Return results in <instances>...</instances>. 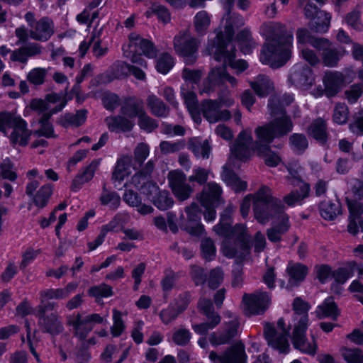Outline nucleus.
<instances>
[{"mask_svg": "<svg viewBox=\"0 0 363 363\" xmlns=\"http://www.w3.org/2000/svg\"><path fill=\"white\" fill-rule=\"evenodd\" d=\"M38 325L43 333H49L52 336L62 333L64 326L57 312L51 313L48 315L38 316Z\"/></svg>", "mask_w": 363, "mask_h": 363, "instance_id": "6ab92c4d", "label": "nucleus"}, {"mask_svg": "<svg viewBox=\"0 0 363 363\" xmlns=\"http://www.w3.org/2000/svg\"><path fill=\"white\" fill-rule=\"evenodd\" d=\"M235 51L233 43L226 42L220 33L216 35L210 54L217 62H223L226 66L235 69V73L238 75L247 68V63L244 60L235 61Z\"/></svg>", "mask_w": 363, "mask_h": 363, "instance_id": "39448f33", "label": "nucleus"}, {"mask_svg": "<svg viewBox=\"0 0 363 363\" xmlns=\"http://www.w3.org/2000/svg\"><path fill=\"white\" fill-rule=\"evenodd\" d=\"M146 104L150 113L156 117L166 118L169 114V108L156 95H149L147 97Z\"/></svg>", "mask_w": 363, "mask_h": 363, "instance_id": "72a5a7b5", "label": "nucleus"}, {"mask_svg": "<svg viewBox=\"0 0 363 363\" xmlns=\"http://www.w3.org/2000/svg\"><path fill=\"white\" fill-rule=\"evenodd\" d=\"M145 111L143 100L135 96L125 98L121 113L129 118H138Z\"/></svg>", "mask_w": 363, "mask_h": 363, "instance_id": "cd10ccee", "label": "nucleus"}, {"mask_svg": "<svg viewBox=\"0 0 363 363\" xmlns=\"http://www.w3.org/2000/svg\"><path fill=\"white\" fill-rule=\"evenodd\" d=\"M236 38L241 52L245 55L250 54L255 47V42L253 40L251 33L248 29L240 30L238 33Z\"/></svg>", "mask_w": 363, "mask_h": 363, "instance_id": "a18cd8bd", "label": "nucleus"}, {"mask_svg": "<svg viewBox=\"0 0 363 363\" xmlns=\"http://www.w3.org/2000/svg\"><path fill=\"white\" fill-rule=\"evenodd\" d=\"M287 272L290 277L289 282L296 284L305 279L308 273V268L302 264L296 263L289 266L287 267Z\"/></svg>", "mask_w": 363, "mask_h": 363, "instance_id": "3c124183", "label": "nucleus"}, {"mask_svg": "<svg viewBox=\"0 0 363 363\" xmlns=\"http://www.w3.org/2000/svg\"><path fill=\"white\" fill-rule=\"evenodd\" d=\"M31 130L27 128L26 121L21 118L13 126L10 140L13 144H19L21 146H26L31 135Z\"/></svg>", "mask_w": 363, "mask_h": 363, "instance_id": "c756f323", "label": "nucleus"}, {"mask_svg": "<svg viewBox=\"0 0 363 363\" xmlns=\"http://www.w3.org/2000/svg\"><path fill=\"white\" fill-rule=\"evenodd\" d=\"M211 23V18L206 11L196 13L194 19L195 30L199 35H204Z\"/></svg>", "mask_w": 363, "mask_h": 363, "instance_id": "8fccbe9b", "label": "nucleus"}, {"mask_svg": "<svg viewBox=\"0 0 363 363\" xmlns=\"http://www.w3.org/2000/svg\"><path fill=\"white\" fill-rule=\"evenodd\" d=\"M67 323L73 328L74 335L81 340H84L93 330L85 317H82L79 313L77 315H69L67 318Z\"/></svg>", "mask_w": 363, "mask_h": 363, "instance_id": "b1692460", "label": "nucleus"}, {"mask_svg": "<svg viewBox=\"0 0 363 363\" xmlns=\"http://www.w3.org/2000/svg\"><path fill=\"white\" fill-rule=\"evenodd\" d=\"M308 325H294L292 333L291 340L294 347L303 353L314 355L316 352V344L313 340V343L308 341L306 332Z\"/></svg>", "mask_w": 363, "mask_h": 363, "instance_id": "f3484780", "label": "nucleus"}, {"mask_svg": "<svg viewBox=\"0 0 363 363\" xmlns=\"http://www.w3.org/2000/svg\"><path fill=\"white\" fill-rule=\"evenodd\" d=\"M181 229L185 230L192 236L199 237L205 233L203 225L201 221L199 222H189L184 221L180 224Z\"/></svg>", "mask_w": 363, "mask_h": 363, "instance_id": "052dcab7", "label": "nucleus"}, {"mask_svg": "<svg viewBox=\"0 0 363 363\" xmlns=\"http://www.w3.org/2000/svg\"><path fill=\"white\" fill-rule=\"evenodd\" d=\"M320 216L328 220H333L338 215L341 214V203L338 199H326L319 204Z\"/></svg>", "mask_w": 363, "mask_h": 363, "instance_id": "7c9ffc66", "label": "nucleus"}, {"mask_svg": "<svg viewBox=\"0 0 363 363\" xmlns=\"http://www.w3.org/2000/svg\"><path fill=\"white\" fill-rule=\"evenodd\" d=\"M316 314L320 319L330 317L335 320L340 315V311L334 301V298L330 296L327 298L321 305L318 306Z\"/></svg>", "mask_w": 363, "mask_h": 363, "instance_id": "58836bf2", "label": "nucleus"}, {"mask_svg": "<svg viewBox=\"0 0 363 363\" xmlns=\"http://www.w3.org/2000/svg\"><path fill=\"white\" fill-rule=\"evenodd\" d=\"M89 296L95 297L96 299L102 297H108L113 295L112 288L106 284H101L99 286L91 287L88 290Z\"/></svg>", "mask_w": 363, "mask_h": 363, "instance_id": "69168bd1", "label": "nucleus"}, {"mask_svg": "<svg viewBox=\"0 0 363 363\" xmlns=\"http://www.w3.org/2000/svg\"><path fill=\"white\" fill-rule=\"evenodd\" d=\"M99 201L102 205H108L111 208H117L121 203V197L116 191H110L104 184Z\"/></svg>", "mask_w": 363, "mask_h": 363, "instance_id": "09e8293b", "label": "nucleus"}, {"mask_svg": "<svg viewBox=\"0 0 363 363\" xmlns=\"http://www.w3.org/2000/svg\"><path fill=\"white\" fill-rule=\"evenodd\" d=\"M86 109L78 110L75 114L67 113L61 116L58 118L57 122L64 128H68L69 126L79 127L86 121Z\"/></svg>", "mask_w": 363, "mask_h": 363, "instance_id": "c9c22d12", "label": "nucleus"}, {"mask_svg": "<svg viewBox=\"0 0 363 363\" xmlns=\"http://www.w3.org/2000/svg\"><path fill=\"white\" fill-rule=\"evenodd\" d=\"M48 69L45 68H34L27 75L28 82L34 85H41L45 82Z\"/></svg>", "mask_w": 363, "mask_h": 363, "instance_id": "0e129e2a", "label": "nucleus"}, {"mask_svg": "<svg viewBox=\"0 0 363 363\" xmlns=\"http://www.w3.org/2000/svg\"><path fill=\"white\" fill-rule=\"evenodd\" d=\"M250 86L260 97L267 96L273 90L272 82L265 75H259L255 81L250 82Z\"/></svg>", "mask_w": 363, "mask_h": 363, "instance_id": "79ce46f5", "label": "nucleus"}, {"mask_svg": "<svg viewBox=\"0 0 363 363\" xmlns=\"http://www.w3.org/2000/svg\"><path fill=\"white\" fill-rule=\"evenodd\" d=\"M209 174V169L198 167L193 169V174L189 177L188 181L189 182H196L201 186L205 185L208 181Z\"/></svg>", "mask_w": 363, "mask_h": 363, "instance_id": "680f3d73", "label": "nucleus"}, {"mask_svg": "<svg viewBox=\"0 0 363 363\" xmlns=\"http://www.w3.org/2000/svg\"><path fill=\"white\" fill-rule=\"evenodd\" d=\"M130 162L131 158L128 156L119 159L112 174V179L118 182L123 181L127 175Z\"/></svg>", "mask_w": 363, "mask_h": 363, "instance_id": "603ef678", "label": "nucleus"}, {"mask_svg": "<svg viewBox=\"0 0 363 363\" xmlns=\"http://www.w3.org/2000/svg\"><path fill=\"white\" fill-rule=\"evenodd\" d=\"M105 121L109 130L112 132L118 130L122 132H128L133 129L135 125L133 121L125 117V116L107 117L105 119Z\"/></svg>", "mask_w": 363, "mask_h": 363, "instance_id": "4c0bfd02", "label": "nucleus"}, {"mask_svg": "<svg viewBox=\"0 0 363 363\" xmlns=\"http://www.w3.org/2000/svg\"><path fill=\"white\" fill-rule=\"evenodd\" d=\"M223 180L235 192L245 191L247 184L245 181L240 180L238 175L230 169L224 167L221 174Z\"/></svg>", "mask_w": 363, "mask_h": 363, "instance_id": "ea45409f", "label": "nucleus"}, {"mask_svg": "<svg viewBox=\"0 0 363 363\" xmlns=\"http://www.w3.org/2000/svg\"><path fill=\"white\" fill-rule=\"evenodd\" d=\"M314 48L322 52L323 64L330 67H336L340 59L342 57L341 52L332 45V43L326 38L315 41Z\"/></svg>", "mask_w": 363, "mask_h": 363, "instance_id": "a211bd4d", "label": "nucleus"}, {"mask_svg": "<svg viewBox=\"0 0 363 363\" xmlns=\"http://www.w3.org/2000/svg\"><path fill=\"white\" fill-rule=\"evenodd\" d=\"M300 191H292L284 197V202L289 206H294L297 203L308 196L310 191V185L308 183H303L299 186Z\"/></svg>", "mask_w": 363, "mask_h": 363, "instance_id": "37998d69", "label": "nucleus"}, {"mask_svg": "<svg viewBox=\"0 0 363 363\" xmlns=\"http://www.w3.org/2000/svg\"><path fill=\"white\" fill-rule=\"evenodd\" d=\"M66 106V101H64L60 106H56L52 108L50 111L43 113L38 120L40 124L41 129L38 131L40 134L46 138L53 137V126L50 123V119L52 115L60 112Z\"/></svg>", "mask_w": 363, "mask_h": 363, "instance_id": "2f4dec72", "label": "nucleus"}, {"mask_svg": "<svg viewBox=\"0 0 363 363\" xmlns=\"http://www.w3.org/2000/svg\"><path fill=\"white\" fill-rule=\"evenodd\" d=\"M331 15L325 11H320L308 23L311 30L317 33H326L330 27Z\"/></svg>", "mask_w": 363, "mask_h": 363, "instance_id": "473e14b6", "label": "nucleus"}, {"mask_svg": "<svg viewBox=\"0 0 363 363\" xmlns=\"http://www.w3.org/2000/svg\"><path fill=\"white\" fill-rule=\"evenodd\" d=\"M42 52V47L35 43H26L12 52L11 60L14 62L26 63L29 57L38 55Z\"/></svg>", "mask_w": 363, "mask_h": 363, "instance_id": "a878e982", "label": "nucleus"}, {"mask_svg": "<svg viewBox=\"0 0 363 363\" xmlns=\"http://www.w3.org/2000/svg\"><path fill=\"white\" fill-rule=\"evenodd\" d=\"M290 326L285 327L284 320L281 318L277 321V327L273 324L267 323L264 325V335L269 345L283 353L289 350L288 337L289 335Z\"/></svg>", "mask_w": 363, "mask_h": 363, "instance_id": "1a4fd4ad", "label": "nucleus"}, {"mask_svg": "<svg viewBox=\"0 0 363 363\" xmlns=\"http://www.w3.org/2000/svg\"><path fill=\"white\" fill-rule=\"evenodd\" d=\"M99 164V162L98 160H93L84 168L82 173L78 174L72 181L71 185L72 190L77 191L81 188L83 184L90 181L93 178Z\"/></svg>", "mask_w": 363, "mask_h": 363, "instance_id": "e433bc0d", "label": "nucleus"}, {"mask_svg": "<svg viewBox=\"0 0 363 363\" xmlns=\"http://www.w3.org/2000/svg\"><path fill=\"white\" fill-rule=\"evenodd\" d=\"M174 58L167 52H164L157 59L156 69L162 74H167L174 66Z\"/></svg>", "mask_w": 363, "mask_h": 363, "instance_id": "6e6d98bb", "label": "nucleus"}, {"mask_svg": "<svg viewBox=\"0 0 363 363\" xmlns=\"http://www.w3.org/2000/svg\"><path fill=\"white\" fill-rule=\"evenodd\" d=\"M52 194V186L50 184L42 186L33 196V203L40 208L45 207Z\"/></svg>", "mask_w": 363, "mask_h": 363, "instance_id": "c03bdc74", "label": "nucleus"}, {"mask_svg": "<svg viewBox=\"0 0 363 363\" xmlns=\"http://www.w3.org/2000/svg\"><path fill=\"white\" fill-rule=\"evenodd\" d=\"M152 203L160 210L165 211L171 208L174 204L173 198L168 191H158L157 194L152 197Z\"/></svg>", "mask_w": 363, "mask_h": 363, "instance_id": "de8ad7c7", "label": "nucleus"}, {"mask_svg": "<svg viewBox=\"0 0 363 363\" xmlns=\"http://www.w3.org/2000/svg\"><path fill=\"white\" fill-rule=\"evenodd\" d=\"M323 82L325 89L318 88L316 96L325 94L330 98L335 96L340 91L345 83V77L341 72L328 71L325 73Z\"/></svg>", "mask_w": 363, "mask_h": 363, "instance_id": "2eb2a0df", "label": "nucleus"}, {"mask_svg": "<svg viewBox=\"0 0 363 363\" xmlns=\"http://www.w3.org/2000/svg\"><path fill=\"white\" fill-rule=\"evenodd\" d=\"M225 21L224 33L221 32L223 39L226 42H232L233 36L235 33V28L242 26L245 24L243 18L238 13L235 12L225 13L223 17ZM220 33L219 32L218 34Z\"/></svg>", "mask_w": 363, "mask_h": 363, "instance_id": "393cba45", "label": "nucleus"}, {"mask_svg": "<svg viewBox=\"0 0 363 363\" xmlns=\"http://www.w3.org/2000/svg\"><path fill=\"white\" fill-rule=\"evenodd\" d=\"M290 228L289 218L287 214H281L277 221L274 222L271 228L267 230V236L272 242L277 243L282 240V236Z\"/></svg>", "mask_w": 363, "mask_h": 363, "instance_id": "aec40b11", "label": "nucleus"}, {"mask_svg": "<svg viewBox=\"0 0 363 363\" xmlns=\"http://www.w3.org/2000/svg\"><path fill=\"white\" fill-rule=\"evenodd\" d=\"M268 107L270 110V114L274 118L289 117L286 115L284 104L281 101V98L278 96H272L269 99Z\"/></svg>", "mask_w": 363, "mask_h": 363, "instance_id": "864d4df0", "label": "nucleus"}, {"mask_svg": "<svg viewBox=\"0 0 363 363\" xmlns=\"http://www.w3.org/2000/svg\"><path fill=\"white\" fill-rule=\"evenodd\" d=\"M182 313V312L179 311V309L177 306H176L174 303H171L167 308L160 311V317L163 323L168 325L174 320Z\"/></svg>", "mask_w": 363, "mask_h": 363, "instance_id": "bf43d9fd", "label": "nucleus"}, {"mask_svg": "<svg viewBox=\"0 0 363 363\" xmlns=\"http://www.w3.org/2000/svg\"><path fill=\"white\" fill-rule=\"evenodd\" d=\"M344 20L349 26L356 30H361L363 28V24L361 22V11L357 9L347 13Z\"/></svg>", "mask_w": 363, "mask_h": 363, "instance_id": "13d9d810", "label": "nucleus"}, {"mask_svg": "<svg viewBox=\"0 0 363 363\" xmlns=\"http://www.w3.org/2000/svg\"><path fill=\"white\" fill-rule=\"evenodd\" d=\"M284 208L282 201L272 196L269 186L263 185L255 193L253 213L259 223L265 224L274 217L279 218L281 214H285Z\"/></svg>", "mask_w": 363, "mask_h": 363, "instance_id": "20e7f679", "label": "nucleus"}, {"mask_svg": "<svg viewBox=\"0 0 363 363\" xmlns=\"http://www.w3.org/2000/svg\"><path fill=\"white\" fill-rule=\"evenodd\" d=\"M226 82H228L232 88L237 87L238 84V79L227 72L224 63L220 66L213 67L203 81L201 92L210 94L215 92L217 87L224 86Z\"/></svg>", "mask_w": 363, "mask_h": 363, "instance_id": "9d476101", "label": "nucleus"}, {"mask_svg": "<svg viewBox=\"0 0 363 363\" xmlns=\"http://www.w3.org/2000/svg\"><path fill=\"white\" fill-rule=\"evenodd\" d=\"M271 35L261 50L260 60L274 68L282 67L291 57L290 45L293 40L292 32L284 25L273 23L269 26Z\"/></svg>", "mask_w": 363, "mask_h": 363, "instance_id": "f257e3e1", "label": "nucleus"}, {"mask_svg": "<svg viewBox=\"0 0 363 363\" xmlns=\"http://www.w3.org/2000/svg\"><path fill=\"white\" fill-rule=\"evenodd\" d=\"M230 211L225 210L220 215V222L213 227V230L219 235L228 239H235V247L223 246L225 256L233 258L242 257L248 254L251 247L250 236L247 233L246 228L243 224H237L232 226Z\"/></svg>", "mask_w": 363, "mask_h": 363, "instance_id": "f03ea898", "label": "nucleus"}, {"mask_svg": "<svg viewBox=\"0 0 363 363\" xmlns=\"http://www.w3.org/2000/svg\"><path fill=\"white\" fill-rule=\"evenodd\" d=\"M294 325H308L309 305L301 298H296L293 302Z\"/></svg>", "mask_w": 363, "mask_h": 363, "instance_id": "f704fd0d", "label": "nucleus"}, {"mask_svg": "<svg viewBox=\"0 0 363 363\" xmlns=\"http://www.w3.org/2000/svg\"><path fill=\"white\" fill-rule=\"evenodd\" d=\"M222 189L214 182L203 186L199 199L202 205H218L221 201Z\"/></svg>", "mask_w": 363, "mask_h": 363, "instance_id": "412c9836", "label": "nucleus"}, {"mask_svg": "<svg viewBox=\"0 0 363 363\" xmlns=\"http://www.w3.org/2000/svg\"><path fill=\"white\" fill-rule=\"evenodd\" d=\"M289 81L298 88L308 89L314 82V76L312 69L308 65L297 64L291 69Z\"/></svg>", "mask_w": 363, "mask_h": 363, "instance_id": "4468645a", "label": "nucleus"}, {"mask_svg": "<svg viewBox=\"0 0 363 363\" xmlns=\"http://www.w3.org/2000/svg\"><path fill=\"white\" fill-rule=\"evenodd\" d=\"M230 91L226 89L218 93L217 100L205 99L201 101V113L204 118L209 123L225 121L230 118V111L226 109H221L222 104L227 106H230L234 104V100L228 97Z\"/></svg>", "mask_w": 363, "mask_h": 363, "instance_id": "423d86ee", "label": "nucleus"}, {"mask_svg": "<svg viewBox=\"0 0 363 363\" xmlns=\"http://www.w3.org/2000/svg\"><path fill=\"white\" fill-rule=\"evenodd\" d=\"M54 33L52 21L48 17H43L37 21L29 34L32 39L46 41Z\"/></svg>", "mask_w": 363, "mask_h": 363, "instance_id": "4be33fe9", "label": "nucleus"}, {"mask_svg": "<svg viewBox=\"0 0 363 363\" xmlns=\"http://www.w3.org/2000/svg\"><path fill=\"white\" fill-rule=\"evenodd\" d=\"M293 122L290 117L274 118L271 121L257 127L255 130L256 140L252 150L259 149L262 152L268 150L269 144L274 138H281L292 131Z\"/></svg>", "mask_w": 363, "mask_h": 363, "instance_id": "7ed1b4c3", "label": "nucleus"}, {"mask_svg": "<svg viewBox=\"0 0 363 363\" xmlns=\"http://www.w3.org/2000/svg\"><path fill=\"white\" fill-rule=\"evenodd\" d=\"M199 45L200 41L188 31L180 32L174 38L175 52L182 57L186 65H192L196 62Z\"/></svg>", "mask_w": 363, "mask_h": 363, "instance_id": "6e6552de", "label": "nucleus"}, {"mask_svg": "<svg viewBox=\"0 0 363 363\" xmlns=\"http://www.w3.org/2000/svg\"><path fill=\"white\" fill-rule=\"evenodd\" d=\"M169 187L175 197L180 201L188 199L194 191L193 187L186 182L188 179L180 170L169 172L167 175Z\"/></svg>", "mask_w": 363, "mask_h": 363, "instance_id": "9b49d317", "label": "nucleus"}, {"mask_svg": "<svg viewBox=\"0 0 363 363\" xmlns=\"http://www.w3.org/2000/svg\"><path fill=\"white\" fill-rule=\"evenodd\" d=\"M21 118L13 113L0 112V131L6 134L7 128H13Z\"/></svg>", "mask_w": 363, "mask_h": 363, "instance_id": "5fc2aeb1", "label": "nucleus"}, {"mask_svg": "<svg viewBox=\"0 0 363 363\" xmlns=\"http://www.w3.org/2000/svg\"><path fill=\"white\" fill-rule=\"evenodd\" d=\"M13 163L9 159L6 158L0 164L1 174L4 179L13 182L17 178V174L13 170Z\"/></svg>", "mask_w": 363, "mask_h": 363, "instance_id": "338daca9", "label": "nucleus"}, {"mask_svg": "<svg viewBox=\"0 0 363 363\" xmlns=\"http://www.w3.org/2000/svg\"><path fill=\"white\" fill-rule=\"evenodd\" d=\"M253 143L251 130H244L240 133L235 143L231 146V152L236 158L245 160L250 156V147L252 150Z\"/></svg>", "mask_w": 363, "mask_h": 363, "instance_id": "dca6fc26", "label": "nucleus"}, {"mask_svg": "<svg viewBox=\"0 0 363 363\" xmlns=\"http://www.w3.org/2000/svg\"><path fill=\"white\" fill-rule=\"evenodd\" d=\"M138 118V125L140 128L147 133L154 131L158 127L157 121L150 117L146 111Z\"/></svg>", "mask_w": 363, "mask_h": 363, "instance_id": "4d7b16f0", "label": "nucleus"}, {"mask_svg": "<svg viewBox=\"0 0 363 363\" xmlns=\"http://www.w3.org/2000/svg\"><path fill=\"white\" fill-rule=\"evenodd\" d=\"M291 150L296 154H303L308 147L306 136L302 133H293L289 138Z\"/></svg>", "mask_w": 363, "mask_h": 363, "instance_id": "49530a36", "label": "nucleus"}, {"mask_svg": "<svg viewBox=\"0 0 363 363\" xmlns=\"http://www.w3.org/2000/svg\"><path fill=\"white\" fill-rule=\"evenodd\" d=\"M188 148L196 157H202L203 159L208 158L211 146L208 140H201L199 138H191L188 141Z\"/></svg>", "mask_w": 363, "mask_h": 363, "instance_id": "a19ab883", "label": "nucleus"}, {"mask_svg": "<svg viewBox=\"0 0 363 363\" xmlns=\"http://www.w3.org/2000/svg\"><path fill=\"white\" fill-rule=\"evenodd\" d=\"M245 314L259 315L264 313L270 304V297L266 292L245 294L242 297Z\"/></svg>", "mask_w": 363, "mask_h": 363, "instance_id": "f8f14e48", "label": "nucleus"}, {"mask_svg": "<svg viewBox=\"0 0 363 363\" xmlns=\"http://www.w3.org/2000/svg\"><path fill=\"white\" fill-rule=\"evenodd\" d=\"M350 192L351 198L347 197L346 202L348 206L350 216L347 231L355 235L357 234V219L363 215V181L359 179H353L350 183Z\"/></svg>", "mask_w": 363, "mask_h": 363, "instance_id": "0eeeda50", "label": "nucleus"}, {"mask_svg": "<svg viewBox=\"0 0 363 363\" xmlns=\"http://www.w3.org/2000/svg\"><path fill=\"white\" fill-rule=\"evenodd\" d=\"M307 133L308 135L321 144H325L328 141L329 134L327 123L322 118H318L313 121L308 127Z\"/></svg>", "mask_w": 363, "mask_h": 363, "instance_id": "c85d7f7f", "label": "nucleus"}, {"mask_svg": "<svg viewBox=\"0 0 363 363\" xmlns=\"http://www.w3.org/2000/svg\"><path fill=\"white\" fill-rule=\"evenodd\" d=\"M129 48L138 49L141 55L148 58H155L157 54V50L154 44L147 39L140 38L136 34L132 33L129 35Z\"/></svg>", "mask_w": 363, "mask_h": 363, "instance_id": "bb28decb", "label": "nucleus"}, {"mask_svg": "<svg viewBox=\"0 0 363 363\" xmlns=\"http://www.w3.org/2000/svg\"><path fill=\"white\" fill-rule=\"evenodd\" d=\"M342 356L348 363H363V354L360 349H344Z\"/></svg>", "mask_w": 363, "mask_h": 363, "instance_id": "774afa93", "label": "nucleus"}, {"mask_svg": "<svg viewBox=\"0 0 363 363\" xmlns=\"http://www.w3.org/2000/svg\"><path fill=\"white\" fill-rule=\"evenodd\" d=\"M209 359L213 363H246V354L244 345L238 342L228 347L222 355L211 351Z\"/></svg>", "mask_w": 363, "mask_h": 363, "instance_id": "ddd939ff", "label": "nucleus"}, {"mask_svg": "<svg viewBox=\"0 0 363 363\" xmlns=\"http://www.w3.org/2000/svg\"><path fill=\"white\" fill-rule=\"evenodd\" d=\"M239 321L236 318L228 322L224 332L213 333L209 337V341L212 345L218 346L228 344L237 335L239 327Z\"/></svg>", "mask_w": 363, "mask_h": 363, "instance_id": "5701e85b", "label": "nucleus"}, {"mask_svg": "<svg viewBox=\"0 0 363 363\" xmlns=\"http://www.w3.org/2000/svg\"><path fill=\"white\" fill-rule=\"evenodd\" d=\"M257 154L264 159V162L267 166L277 167L281 162L280 157L273 151H272L270 146L268 147V150L262 152L259 149L252 150Z\"/></svg>", "mask_w": 363, "mask_h": 363, "instance_id": "e2e57ef3", "label": "nucleus"}]
</instances>
